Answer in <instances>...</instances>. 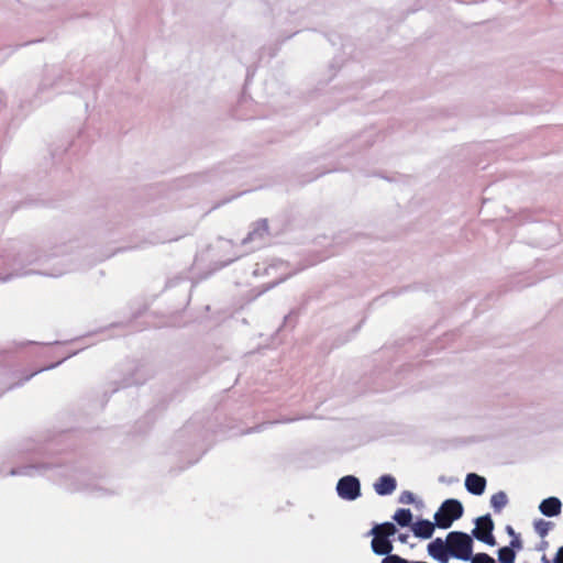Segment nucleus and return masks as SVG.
Returning a JSON list of instances; mask_svg holds the SVG:
<instances>
[{
	"label": "nucleus",
	"mask_w": 563,
	"mask_h": 563,
	"mask_svg": "<svg viewBox=\"0 0 563 563\" xmlns=\"http://www.w3.org/2000/svg\"><path fill=\"white\" fill-rule=\"evenodd\" d=\"M71 434L63 431L45 440H30L22 449L25 463L7 468L0 464V476H44L66 490L99 493L107 495L109 490L98 483V478L89 473L84 463L74 465L63 455L68 450Z\"/></svg>",
	"instance_id": "1"
},
{
	"label": "nucleus",
	"mask_w": 563,
	"mask_h": 563,
	"mask_svg": "<svg viewBox=\"0 0 563 563\" xmlns=\"http://www.w3.org/2000/svg\"><path fill=\"white\" fill-rule=\"evenodd\" d=\"M52 253L47 251H40L35 255H21L11 250L0 247V268L7 273H0V282H8L14 277H20L30 274V271H24L25 264L45 263L52 257H59L56 264L49 269L41 272V274L49 277H59L63 274L74 271L75 268L69 265L70 260L62 256L64 254L63 246H56Z\"/></svg>",
	"instance_id": "2"
},
{
	"label": "nucleus",
	"mask_w": 563,
	"mask_h": 563,
	"mask_svg": "<svg viewBox=\"0 0 563 563\" xmlns=\"http://www.w3.org/2000/svg\"><path fill=\"white\" fill-rule=\"evenodd\" d=\"M153 375L154 371L148 364L141 361H128L122 365L118 377L110 380V394H114L122 388L143 385Z\"/></svg>",
	"instance_id": "3"
},
{
	"label": "nucleus",
	"mask_w": 563,
	"mask_h": 563,
	"mask_svg": "<svg viewBox=\"0 0 563 563\" xmlns=\"http://www.w3.org/2000/svg\"><path fill=\"white\" fill-rule=\"evenodd\" d=\"M175 441L186 445V449L183 453L188 454L190 451L197 453L194 459L189 460L188 465H194L197 463L207 452V448H205L202 444V434L197 430L192 421H189L178 431Z\"/></svg>",
	"instance_id": "4"
},
{
	"label": "nucleus",
	"mask_w": 563,
	"mask_h": 563,
	"mask_svg": "<svg viewBox=\"0 0 563 563\" xmlns=\"http://www.w3.org/2000/svg\"><path fill=\"white\" fill-rule=\"evenodd\" d=\"M448 544H450V553L452 559L467 562V559H472V552L474 551V537L473 531L471 533L454 530L446 534Z\"/></svg>",
	"instance_id": "5"
},
{
	"label": "nucleus",
	"mask_w": 563,
	"mask_h": 563,
	"mask_svg": "<svg viewBox=\"0 0 563 563\" xmlns=\"http://www.w3.org/2000/svg\"><path fill=\"white\" fill-rule=\"evenodd\" d=\"M464 515V506L457 498H446L441 503L438 510L433 515V519L438 521L439 529L446 530L461 519Z\"/></svg>",
	"instance_id": "6"
},
{
	"label": "nucleus",
	"mask_w": 563,
	"mask_h": 563,
	"mask_svg": "<svg viewBox=\"0 0 563 563\" xmlns=\"http://www.w3.org/2000/svg\"><path fill=\"white\" fill-rule=\"evenodd\" d=\"M475 528H473V537L479 542L488 547H495L497 544L494 536L495 523L490 514H485L473 520Z\"/></svg>",
	"instance_id": "7"
},
{
	"label": "nucleus",
	"mask_w": 563,
	"mask_h": 563,
	"mask_svg": "<svg viewBox=\"0 0 563 563\" xmlns=\"http://www.w3.org/2000/svg\"><path fill=\"white\" fill-rule=\"evenodd\" d=\"M335 490L341 499L354 501L362 496L361 481L355 475H344L338 481Z\"/></svg>",
	"instance_id": "8"
},
{
	"label": "nucleus",
	"mask_w": 563,
	"mask_h": 563,
	"mask_svg": "<svg viewBox=\"0 0 563 563\" xmlns=\"http://www.w3.org/2000/svg\"><path fill=\"white\" fill-rule=\"evenodd\" d=\"M449 548L450 544H448L446 538L442 539L438 537L428 543L427 553L439 563H449L452 559Z\"/></svg>",
	"instance_id": "9"
},
{
	"label": "nucleus",
	"mask_w": 563,
	"mask_h": 563,
	"mask_svg": "<svg viewBox=\"0 0 563 563\" xmlns=\"http://www.w3.org/2000/svg\"><path fill=\"white\" fill-rule=\"evenodd\" d=\"M437 528L439 529L437 520L433 519V521H431L423 517H417L410 531L417 539L429 540L433 537Z\"/></svg>",
	"instance_id": "10"
},
{
	"label": "nucleus",
	"mask_w": 563,
	"mask_h": 563,
	"mask_svg": "<svg viewBox=\"0 0 563 563\" xmlns=\"http://www.w3.org/2000/svg\"><path fill=\"white\" fill-rule=\"evenodd\" d=\"M63 81V77L57 75L54 69H52V73H49L48 69L45 70V75L41 81V84L37 87L36 91V98L40 99V101L44 99H48L49 96L45 97V93L48 90H58L60 87V84Z\"/></svg>",
	"instance_id": "11"
},
{
	"label": "nucleus",
	"mask_w": 563,
	"mask_h": 563,
	"mask_svg": "<svg viewBox=\"0 0 563 563\" xmlns=\"http://www.w3.org/2000/svg\"><path fill=\"white\" fill-rule=\"evenodd\" d=\"M266 235H268V221L267 219H260L252 223L249 233L242 239L241 244L246 245L256 241L262 242Z\"/></svg>",
	"instance_id": "12"
},
{
	"label": "nucleus",
	"mask_w": 563,
	"mask_h": 563,
	"mask_svg": "<svg viewBox=\"0 0 563 563\" xmlns=\"http://www.w3.org/2000/svg\"><path fill=\"white\" fill-rule=\"evenodd\" d=\"M373 488L380 497L390 496L397 488V479L391 474H383L374 482Z\"/></svg>",
	"instance_id": "13"
},
{
	"label": "nucleus",
	"mask_w": 563,
	"mask_h": 563,
	"mask_svg": "<svg viewBox=\"0 0 563 563\" xmlns=\"http://www.w3.org/2000/svg\"><path fill=\"white\" fill-rule=\"evenodd\" d=\"M465 489L474 496H482L485 493L487 481L476 473H467L464 482Z\"/></svg>",
	"instance_id": "14"
},
{
	"label": "nucleus",
	"mask_w": 563,
	"mask_h": 563,
	"mask_svg": "<svg viewBox=\"0 0 563 563\" xmlns=\"http://www.w3.org/2000/svg\"><path fill=\"white\" fill-rule=\"evenodd\" d=\"M78 353V351H74V352H69L67 354H65L64 356H62L58 361L54 362V363H51L48 365H45V366H42L33 372H31L30 374H26L23 378H21L19 382L14 383V384H11L10 386L7 387L5 390H11L13 388H16V387H20L22 386L24 383L29 382L32 377H34L35 375H37L38 373H42V372H45V371H49V369H53V368H56L57 366H59L63 362H65L66 360H68L69 357L76 355Z\"/></svg>",
	"instance_id": "15"
},
{
	"label": "nucleus",
	"mask_w": 563,
	"mask_h": 563,
	"mask_svg": "<svg viewBox=\"0 0 563 563\" xmlns=\"http://www.w3.org/2000/svg\"><path fill=\"white\" fill-rule=\"evenodd\" d=\"M562 506L559 497L550 496L540 501L538 509L543 516L552 518L561 515Z\"/></svg>",
	"instance_id": "16"
},
{
	"label": "nucleus",
	"mask_w": 563,
	"mask_h": 563,
	"mask_svg": "<svg viewBox=\"0 0 563 563\" xmlns=\"http://www.w3.org/2000/svg\"><path fill=\"white\" fill-rule=\"evenodd\" d=\"M395 539H388V536L379 533L371 541V550L375 555L385 556L387 553H393Z\"/></svg>",
	"instance_id": "17"
},
{
	"label": "nucleus",
	"mask_w": 563,
	"mask_h": 563,
	"mask_svg": "<svg viewBox=\"0 0 563 563\" xmlns=\"http://www.w3.org/2000/svg\"><path fill=\"white\" fill-rule=\"evenodd\" d=\"M413 514L409 508H398L391 516L393 521L400 528H409L413 526Z\"/></svg>",
	"instance_id": "18"
},
{
	"label": "nucleus",
	"mask_w": 563,
	"mask_h": 563,
	"mask_svg": "<svg viewBox=\"0 0 563 563\" xmlns=\"http://www.w3.org/2000/svg\"><path fill=\"white\" fill-rule=\"evenodd\" d=\"M166 404L165 402H161V404H157L155 405L151 410H148V412H146V415L143 417L142 420L137 421V426L140 424H146L145 428H140L137 430V433H143L145 432L154 422L155 418H156V415L158 412H162L165 408H166Z\"/></svg>",
	"instance_id": "19"
},
{
	"label": "nucleus",
	"mask_w": 563,
	"mask_h": 563,
	"mask_svg": "<svg viewBox=\"0 0 563 563\" xmlns=\"http://www.w3.org/2000/svg\"><path fill=\"white\" fill-rule=\"evenodd\" d=\"M508 503L509 498L504 490H499L490 497V507L495 514H500Z\"/></svg>",
	"instance_id": "20"
},
{
	"label": "nucleus",
	"mask_w": 563,
	"mask_h": 563,
	"mask_svg": "<svg viewBox=\"0 0 563 563\" xmlns=\"http://www.w3.org/2000/svg\"><path fill=\"white\" fill-rule=\"evenodd\" d=\"M554 528V523L552 521H547L544 519H536L533 521L534 532L541 538L544 539L549 532Z\"/></svg>",
	"instance_id": "21"
},
{
	"label": "nucleus",
	"mask_w": 563,
	"mask_h": 563,
	"mask_svg": "<svg viewBox=\"0 0 563 563\" xmlns=\"http://www.w3.org/2000/svg\"><path fill=\"white\" fill-rule=\"evenodd\" d=\"M517 553L507 545L497 550V561L499 563H516Z\"/></svg>",
	"instance_id": "22"
},
{
	"label": "nucleus",
	"mask_w": 563,
	"mask_h": 563,
	"mask_svg": "<svg viewBox=\"0 0 563 563\" xmlns=\"http://www.w3.org/2000/svg\"><path fill=\"white\" fill-rule=\"evenodd\" d=\"M297 319L298 311L296 309L290 310L289 313L284 317L283 324L278 330L280 331L283 329H294L295 324L297 323Z\"/></svg>",
	"instance_id": "23"
},
{
	"label": "nucleus",
	"mask_w": 563,
	"mask_h": 563,
	"mask_svg": "<svg viewBox=\"0 0 563 563\" xmlns=\"http://www.w3.org/2000/svg\"><path fill=\"white\" fill-rule=\"evenodd\" d=\"M470 563H496V560L486 552H472V559H467Z\"/></svg>",
	"instance_id": "24"
},
{
	"label": "nucleus",
	"mask_w": 563,
	"mask_h": 563,
	"mask_svg": "<svg viewBox=\"0 0 563 563\" xmlns=\"http://www.w3.org/2000/svg\"><path fill=\"white\" fill-rule=\"evenodd\" d=\"M380 526L382 529H384V531H382L384 536H388V539H395V534L397 533L398 529L394 521H385L382 522Z\"/></svg>",
	"instance_id": "25"
},
{
	"label": "nucleus",
	"mask_w": 563,
	"mask_h": 563,
	"mask_svg": "<svg viewBox=\"0 0 563 563\" xmlns=\"http://www.w3.org/2000/svg\"><path fill=\"white\" fill-rule=\"evenodd\" d=\"M416 495L410 490H404L398 497V503L404 505H411L416 501Z\"/></svg>",
	"instance_id": "26"
},
{
	"label": "nucleus",
	"mask_w": 563,
	"mask_h": 563,
	"mask_svg": "<svg viewBox=\"0 0 563 563\" xmlns=\"http://www.w3.org/2000/svg\"><path fill=\"white\" fill-rule=\"evenodd\" d=\"M507 547L514 550L516 553L521 551L523 549V542L520 533H518L517 536H512Z\"/></svg>",
	"instance_id": "27"
},
{
	"label": "nucleus",
	"mask_w": 563,
	"mask_h": 563,
	"mask_svg": "<svg viewBox=\"0 0 563 563\" xmlns=\"http://www.w3.org/2000/svg\"><path fill=\"white\" fill-rule=\"evenodd\" d=\"M362 323H363V320L352 329L351 334H346L344 339L336 340L335 343L332 345V349L339 347V346L343 345L344 343H346L354 334H356L358 332V330L362 327Z\"/></svg>",
	"instance_id": "28"
},
{
	"label": "nucleus",
	"mask_w": 563,
	"mask_h": 563,
	"mask_svg": "<svg viewBox=\"0 0 563 563\" xmlns=\"http://www.w3.org/2000/svg\"><path fill=\"white\" fill-rule=\"evenodd\" d=\"M291 276V274H286V275H283L282 277H279L278 279L274 280V282H271L268 284H265L263 285V289L261 291L262 292H265L267 290H271L273 289L274 287H276L277 285H279L280 283L285 282L287 278H289Z\"/></svg>",
	"instance_id": "29"
},
{
	"label": "nucleus",
	"mask_w": 563,
	"mask_h": 563,
	"mask_svg": "<svg viewBox=\"0 0 563 563\" xmlns=\"http://www.w3.org/2000/svg\"><path fill=\"white\" fill-rule=\"evenodd\" d=\"M515 218L517 219V222L519 224H521V223L531 221L532 220V214H531L530 211L523 210L519 214H517Z\"/></svg>",
	"instance_id": "30"
},
{
	"label": "nucleus",
	"mask_w": 563,
	"mask_h": 563,
	"mask_svg": "<svg viewBox=\"0 0 563 563\" xmlns=\"http://www.w3.org/2000/svg\"><path fill=\"white\" fill-rule=\"evenodd\" d=\"M12 349L0 350V365L7 363L12 358Z\"/></svg>",
	"instance_id": "31"
},
{
	"label": "nucleus",
	"mask_w": 563,
	"mask_h": 563,
	"mask_svg": "<svg viewBox=\"0 0 563 563\" xmlns=\"http://www.w3.org/2000/svg\"><path fill=\"white\" fill-rule=\"evenodd\" d=\"M380 563H400V555L395 553H387V555L382 559Z\"/></svg>",
	"instance_id": "32"
},
{
	"label": "nucleus",
	"mask_w": 563,
	"mask_h": 563,
	"mask_svg": "<svg viewBox=\"0 0 563 563\" xmlns=\"http://www.w3.org/2000/svg\"><path fill=\"white\" fill-rule=\"evenodd\" d=\"M294 420H295V419H283V420H278V421H268V422H264V423H262V424L256 426V427H255V428H253V429L247 430V433H249V432H251V431H261L264 427H266V426H271V424H274V423H276V422H291V421H294Z\"/></svg>",
	"instance_id": "33"
},
{
	"label": "nucleus",
	"mask_w": 563,
	"mask_h": 563,
	"mask_svg": "<svg viewBox=\"0 0 563 563\" xmlns=\"http://www.w3.org/2000/svg\"><path fill=\"white\" fill-rule=\"evenodd\" d=\"M347 169L346 167H339V166H333V167H330V168H327V169H323V170H320L318 174H316L310 180H313V179H317L319 178L320 176L327 174V173H331V172H339V170H345Z\"/></svg>",
	"instance_id": "34"
},
{
	"label": "nucleus",
	"mask_w": 563,
	"mask_h": 563,
	"mask_svg": "<svg viewBox=\"0 0 563 563\" xmlns=\"http://www.w3.org/2000/svg\"><path fill=\"white\" fill-rule=\"evenodd\" d=\"M379 529H382L380 523L374 522L372 529L365 533V537H372V539H375V536H379V533H382Z\"/></svg>",
	"instance_id": "35"
},
{
	"label": "nucleus",
	"mask_w": 563,
	"mask_h": 563,
	"mask_svg": "<svg viewBox=\"0 0 563 563\" xmlns=\"http://www.w3.org/2000/svg\"><path fill=\"white\" fill-rule=\"evenodd\" d=\"M439 482H440V483L448 484V485H451V484H453V483L457 482V478H454V477H446V476H444V475H441V476L439 477Z\"/></svg>",
	"instance_id": "36"
},
{
	"label": "nucleus",
	"mask_w": 563,
	"mask_h": 563,
	"mask_svg": "<svg viewBox=\"0 0 563 563\" xmlns=\"http://www.w3.org/2000/svg\"><path fill=\"white\" fill-rule=\"evenodd\" d=\"M408 539H409V534L408 533H398L397 538L395 540L399 541L400 543H407L408 542Z\"/></svg>",
	"instance_id": "37"
},
{
	"label": "nucleus",
	"mask_w": 563,
	"mask_h": 563,
	"mask_svg": "<svg viewBox=\"0 0 563 563\" xmlns=\"http://www.w3.org/2000/svg\"><path fill=\"white\" fill-rule=\"evenodd\" d=\"M548 547H549V542H548V541H545V540H541V541L537 544L536 550H537V551H545Z\"/></svg>",
	"instance_id": "38"
},
{
	"label": "nucleus",
	"mask_w": 563,
	"mask_h": 563,
	"mask_svg": "<svg viewBox=\"0 0 563 563\" xmlns=\"http://www.w3.org/2000/svg\"><path fill=\"white\" fill-rule=\"evenodd\" d=\"M505 531H506V533H507L510 538H511L512 536H517V534H518V532H516V530H515V529L512 528V526H510V525H507V526L505 527Z\"/></svg>",
	"instance_id": "39"
},
{
	"label": "nucleus",
	"mask_w": 563,
	"mask_h": 563,
	"mask_svg": "<svg viewBox=\"0 0 563 563\" xmlns=\"http://www.w3.org/2000/svg\"><path fill=\"white\" fill-rule=\"evenodd\" d=\"M12 53V49L4 48L0 51V63L3 62V59L9 56Z\"/></svg>",
	"instance_id": "40"
},
{
	"label": "nucleus",
	"mask_w": 563,
	"mask_h": 563,
	"mask_svg": "<svg viewBox=\"0 0 563 563\" xmlns=\"http://www.w3.org/2000/svg\"><path fill=\"white\" fill-rule=\"evenodd\" d=\"M241 255H234L233 257L224 261L222 264H221V267H225L228 265H230L231 263H233L235 260H238Z\"/></svg>",
	"instance_id": "41"
},
{
	"label": "nucleus",
	"mask_w": 563,
	"mask_h": 563,
	"mask_svg": "<svg viewBox=\"0 0 563 563\" xmlns=\"http://www.w3.org/2000/svg\"><path fill=\"white\" fill-rule=\"evenodd\" d=\"M417 509H422L424 507V503L422 499L416 497V501L412 504Z\"/></svg>",
	"instance_id": "42"
},
{
	"label": "nucleus",
	"mask_w": 563,
	"mask_h": 563,
	"mask_svg": "<svg viewBox=\"0 0 563 563\" xmlns=\"http://www.w3.org/2000/svg\"><path fill=\"white\" fill-rule=\"evenodd\" d=\"M31 344H38L37 342L35 341H27V342H22L19 344L20 347L24 346V345H31Z\"/></svg>",
	"instance_id": "43"
},
{
	"label": "nucleus",
	"mask_w": 563,
	"mask_h": 563,
	"mask_svg": "<svg viewBox=\"0 0 563 563\" xmlns=\"http://www.w3.org/2000/svg\"><path fill=\"white\" fill-rule=\"evenodd\" d=\"M400 563H417V561L408 560V559L400 556Z\"/></svg>",
	"instance_id": "44"
},
{
	"label": "nucleus",
	"mask_w": 563,
	"mask_h": 563,
	"mask_svg": "<svg viewBox=\"0 0 563 563\" xmlns=\"http://www.w3.org/2000/svg\"><path fill=\"white\" fill-rule=\"evenodd\" d=\"M541 562H542V563H552V560L550 561V560L548 559V556H547L545 554H543V555L541 556Z\"/></svg>",
	"instance_id": "45"
},
{
	"label": "nucleus",
	"mask_w": 563,
	"mask_h": 563,
	"mask_svg": "<svg viewBox=\"0 0 563 563\" xmlns=\"http://www.w3.org/2000/svg\"><path fill=\"white\" fill-rule=\"evenodd\" d=\"M532 284H533V283H528V284H525V285H522V286H518V287H516V288H517V289H521V288H523V287H526V286H531Z\"/></svg>",
	"instance_id": "46"
},
{
	"label": "nucleus",
	"mask_w": 563,
	"mask_h": 563,
	"mask_svg": "<svg viewBox=\"0 0 563 563\" xmlns=\"http://www.w3.org/2000/svg\"><path fill=\"white\" fill-rule=\"evenodd\" d=\"M49 344H51V343H46V345H49ZM52 344L57 345V344H63V342H60V341H54Z\"/></svg>",
	"instance_id": "47"
},
{
	"label": "nucleus",
	"mask_w": 563,
	"mask_h": 563,
	"mask_svg": "<svg viewBox=\"0 0 563 563\" xmlns=\"http://www.w3.org/2000/svg\"><path fill=\"white\" fill-rule=\"evenodd\" d=\"M119 325H123V323H112L111 327H119Z\"/></svg>",
	"instance_id": "48"
},
{
	"label": "nucleus",
	"mask_w": 563,
	"mask_h": 563,
	"mask_svg": "<svg viewBox=\"0 0 563 563\" xmlns=\"http://www.w3.org/2000/svg\"><path fill=\"white\" fill-rule=\"evenodd\" d=\"M351 238H353V234H350L349 238H346L345 240L350 241Z\"/></svg>",
	"instance_id": "49"
},
{
	"label": "nucleus",
	"mask_w": 563,
	"mask_h": 563,
	"mask_svg": "<svg viewBox=\"0 0 563 563\" xmlns=\"http://www.w3.org/2000/svg\"><path fill=\"white\" fill-rule=\"evenodd\" d=\"M188 463H189V461L187 462L186 467H188V466H189V465H188ZM181 470H185V466H181Z\"/></svg>",
	"instance_id": "50"
}]
</instances>
